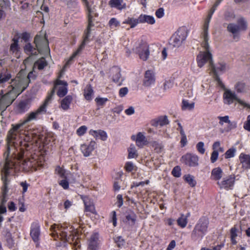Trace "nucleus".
Masks as SVG:
<instances>
[{
    "mask_svg": "<svg viewBox=\"0 0 250 250\" xmlns=\"http://www.w3.org/2000/svg\"><path fill=\"white\" fill-rule=\"evenodd\" d=\"M109 25L111 28L114 29L120 25V22L115 18H112L109 21Z\"/></svg>",
    "mask_w": 250,
    "mask_h": 250,
    "instance_id": "09e8293b",
    "label": "nucleus"
},
{
    "mask_svg": "<svg viewBox=\"0 0 250 250\" xmlns=\"http://www.w3.org/2000/svg\"><path fill=\"white\" fill-rule=\"evenodd\" d=\"M83 199L85 205V210L96 214V212L93 202L87 197H84Z\"/></svg>",
    "mask_w": 250,
    "mask_h": 250,
    "instance_id": "cd10ccee",
    "label": "nucleus"
},
{
    "mask_svg": "<svg viewBox=\"0 0 250 250\" xmlns=\"http://www.w3.org/2000/svg\"><path fill=\"white\" fill-rule=\"evenodd\" d=\"M139 21L140 23H147L149 24H154L155 20L153 16L146 14H141L139 16Z\"/></svg>",
    "mask_w": 250,
    "mask_h": 250,
    "instance_id": "bb28decb",
    "label": "nucleus"
},
{
    "mask_svg": "<svg viewBox=\"0 0 250 250\" xmlns=\"http://www.w3.org/2000/svg\"><path fill=\"white\" fill-rule=\"evenodd\" d=\"M223 171L220 167H217L213 168L211 172L210 179L212 180L217 181L221 179L223 176Z\"/></svg>",
    "mask_w": 250,
    "mask_h": 250,
    "instance_id": "c756f323",
    "label": "nucleus"
},
{
    "mask_svg": "<svg viewBox=\"0 0 250 250\" xmlns=\"http://www.w3.org/2000/svg\"><path fill=\"white\" fill-rule=\"evenodd\" d=\"M224 102L225 104H230L234 101H236L239 104L245 107H250V104L245 102L241 100L237 97L235 92L230 90L227 89L225 91L224 95Z\"/></svg>",
    "mask_w": 250,
    "mask_h": 250,
    "instance_id": "9d476101",
    "label": "nucleus"
},
{
    "mask_svg": "<svg viewBox=\"0 0 250 250\" xmlns=\"http://www.w3.org/2000/svg\"><path fill=\"white\" fill-rule=\"evenodd\" d=\"M131 139L136 142V145L140 147H142L147 144L145 136L141 132L138 133L136 135H132Z\"/></svg>",
    "mask_w": 250,
    "mask_h": 250,
    "instance_id": "aec40b11",
    "label": "nucleus"
},
{
    "mask_svg": "<svg viewBox=\"0 0 250 250\" xmlns=\"http://www.w3.org/2000/svg\"><path fill=\"white\" fill-rule=\"evenodd\" d=\"M19 49L18 40L14 38L13 39V42L11 44L10 51L13 53H17Z\"/></svg>",
    "mask_w": 250,
    "mask_h": 250,
    "instance_id": "a18cd8bd",
    "label": "nucleus"
},
{
    "mask_svg": "<svg viewBox=\"0 0 250 250\" xmlns=\"http://www.w3.org/2000/svg\"><path fill=\"white\" fill-rule=\"evenodd\" d=\"M34 43L36 45V48L34 47L30 43H28L25 45L24 50L27 54L36 55L38 53L41 54L49 53L48 42L44 35H36L34 39Z\"/></svg>",
    "mask_w": 250,
    "mask_h": 250,
    "instance_id": "423d86ee",
    "label": "nucleus"
},
{
    "mask_svg": "<svg viewBox=\"0 0 250 250\" xmlns=\"http://www.w3.org/2000/svg\"><path fill=\"white\" fill-rule=\"evenodd\" d=\"M11 77V73L7 70L0 72V87H3L4 83L8 82Z\"/></svg>",
    "mask_w": 250,
    "mask_h": 250,
    "instance_id": "c85d7f7f",
    "label": "nucleus"
},
{
    "mask_svg": "<svg viewBox=\"0 0 250 250\" xmlns=\"http://www.w3.org/2000/svg\"><path fill=\"white\" fill-rule=\"evenodd\" d=\"M234 18V15L232 12L226 11L224 14V18L226 21H232Z\"/></svg>",
    "mask_w": 250,
    "mask_h": 250,
    "instance_id": "603ef678",
    "label": "nucleus"
},
{
    "mask_svg": "<svg viewBox=\"0 0 250 250\" xmlns=\"http://www.w3.org/2000/svg\"><path fill=\"white\" fill-rule=\"evenodd\" d=\"M116 204L119 208H120L123 205V199L122 195L118 194L117 196Z\"/></svg>",
    "mask_w": 250,
    "mask_h": 250,
    "instance_id": "e2e57ef3",
    "label": "nucleus"
},
{
    "mask_svg": "<svg viewBox=\"0 0 250 250\" xmlns=\"http://www.w3.org/2000/svg\"><path fill=\"white\" fill-rule=\"evenodd\" d=\"M168 124L169 121L167 116L159 117L151 121V125L155 126L158 125L163 126Z\"/></svg>",
    "mask_w": 250,
    "mask_h": 250,
    "instance_id": "a878e982",
    "label": "nucleus"
},
{
    "mask_svg": "<svg viewBox=\"0 0 250 250\" xmlns=\"http://www.w3.org/2000/svg\"><path fill=\"white\" fill-rule=\"evenodd\" d=\"M47 62L44 58H42L36 62L34 64L33 69L38 68L39 70L43 69L44 67L47 66Z\"/></svg>",
    "mask_w": 250,
    "mask_h": 250,
    "instance_id": "f704fd0d",
    "label": "nucleus"
},
{
    "mask_svg": "<svg viewBox=\"0 0 250 250\" xmlns=\"http://www.w3.org/2000/svg\"><path fill=\"white\" fill-rule=\"evenodd\" d=\"M93 95V90L90 84L87 85L84 89L83 95L85 99L87 101L92 100Z\"/></svg>",
    "mask_w": 250,
    "mask_h": 250,
    "instance_id": "72a5a7b5",
    "label": "nucleus"
},
{
    "mask_svg": "<svg viewBox=\"0 0 250 250\" xmlns=\"http://www.w3.org/2000/svg\"><path fill=\"white\" fill-rule=\"evenodd\" d=\"M244 128L248 130L249 131H250V115H248L247 118V121L244 123Z\"/></svg>",
    "mask_w": 250,
    "mask_h": 250,
    "instance_id": "bf43d9fd",
    "label": "nucleus"
},
{
    "mask_svg": "<svg viewBox=\"0 0 250 250\" xmlns=\"http://www.w3.org/2000/svg\"><path fill=\"white\" fill-rule=\"evenodd\" d=\"M196 149L199 153L201 154L205 152V144L203 142H199L196 145Z\"/></svg>",
    "mask_w": 250,
    "mask_h": 250,
    "instance_id": "de8ad7c7",
    "label": "nucleus"
},
{
    "mask_svg": "<svg viewBox=\"0 0 250 250\" xmlns=\"http://www.w3.org/2000/svg\"><path fill=\"white\" fill-rule=\"evenodd\" d=\"M95 101L98 106L103 107L105 105L108 100L107 98L97 97Z\"/></svg>",
    "mask_w": 250,
    "mask_h": 250,
    "instance_id": "49530a36",
    "label": "nucleus"
},
{
    "mask_svg": "<svg viewBox=\"0 0 250 250\" xmlns=\"http://www.w3.org/2000/svg\"><path fill=\"white\" fill-rule=\"evenodd\" d=\"M72 101L71 96L68 95L63 99L61 103V107L63 110H67L70 108V105Z\"/></svg>",
    "mask_w": 250,
    "mask_h": 250,
    "instance_id": "7c9ffc66",
    "label": "nucleus"
},
{
    "mask_svg": "<svg viewBox=\"0 0 250 250\" xmlns=\"http://www.w3.org/2000/svg\"><path fill=\"white\" fill-rule=\"evenodd\" d=\"M110 73L112 75V79L117 85H121L124 81V78L120 74V69L117 67H114L111 69Z\"/></svg>",
    "mask_w": 250,
    "mask_h": 250,
    "instance_id": "6ab92c4d",
    "label": "nucleus"
},
{
    "mask_svg": "<svg viewBox=\"0 0 250 250\" xmlns=\"http://www.w3.org/2000/svg\"><path fill=\"white\" fill-rule=\"evenodd\" d=\"M194 107V103L189 102L187 100H183L182 101V109L183 110H192Z\"/></svg>",
    "mask_w": 250,
    "mask_h": 250,
    "instance_id": "4c0bfd02",
    "label": "nucleus"
},
{
    "mask_svg": "<svg viewBox=\"0 0 250 250\" xmlns=\"http://www.w3.org/2000/svg\"><path fill=\"white\" fill-rule=\"evenodd\" d=\"M52 236L55 240L59 239L64 242H68L70 243H73L75 249L78 245V232L73 227L68 226L66 224H54L50 227Z\"/></svg>",
    "mask_w": 250,
    "mask_h": 250,
    "instance_id": "20e7f679",
    "label": "nucleus"
},
{
    "mask_svg": "<svg viewBox=\"0 0 250 250\" xmlns=\"http://www.w3.org/2000/svg\"><path fill=\"white\" fill-rule=\"evenodd\" d=\"M217 118L219 120V124L221 125H223L224 123H230V121L229 120V117L228 116H225L224 117L218 116Z\"/></svg>",
    "mask_w": 250,
    "mask_h": 250,
    "instance_id": "3c124183",
    "label": "nucleus"
},
{
    "mask_svg": "<svg viewBox=\"0 0 250 250\" xmlns=\"http://www.w3.org/2000/svg\"><path fill=\"white\" fill-rule=\"evenodd\" d=\"M96 146V143L91 141L88 144H83L81 146V151L84 157L89 156Z\"/></svg>",
    "mask_w": 250,
    "mask_h": 250,
    "instance_id": "dca6fc26",
    "label": "nucleus"
},
{
    "mask_svg": "<svg viewBox=\"0 0 250 250\" xmlns=\"http://www.w3.org/2000/svg\"><path fill=\"white\" fill-rule=\"evenodd\" d=\"M99 235L97 233L93 234L90 239L89 243V248L91 250H94L98 245Z\"/></svg>",
    "mask_w": 250,
    "mask_h": 250,
    "instance_id": "473e14b6",
    "label": "nucleus"
},
{
    "mask_svg": "<svg viewBox=\"0 0 250 250\" xmlns=\"http://www.w3.org/2000/svg\"><path fill=\"white\" fill-rule=\"evenodd\" d=\"M128 157L130 159L134 158L138 156L137 151L134 145L131 144L130 145L128 149Z\"/></svg>",
    "mask_w": 250,
    "mask_h": 250,
    "instance_id": "58836bf2",
    "label": "nucleus"
},
{
    "mask_svg": "<svg viewBox=\"0 0 250 250\" xmlns=\"http://www.w3.org/2000/svg\"><path fill=\"white\" fill-rule=\"evenodd\" d=\"M84 5L86 8V10L87 12L88 17V25L86 29V31L85 32V37L83 42L80 45L78 49L72 55V56L67 61L64 65L65 67H66L67 65H68L71 63V61L74 59V58L78 54H79V53L83 49L85 44L88 41V38L89 37L91 28L93 26V18L94 17L97 16V14L96 12L95 6L92 3L87 2V4H84Z\"/></svg>",
    "mask_w": 250,
    "mask_h": 250,
    "instance_id": "39448f33",
    "label": "nucleus"
},
{
    "mask_svg": "<svg viewBox=\"0 0 250 250\" xmlns=\"http://www.w3.org/2000/svg\"><path fill=\"white\" fill-rule=\"evenodd\" d=\"M59 184L64 189H67L69 188V183L66 179L61 180Z\"/></svg>",
    "mask_w": 250,
    "mask_h": 250,
    "instance_id": "4d7b16f0",
    "label": "nucleus"
},
{
    "mask_svg": "<svg viewBox=\"0 0 250 250\" xmlns=\"http://www.w3.org/2000/svg\"><path fill=\"white\" fill-rule=\"evenodd\" d=\"M155 15L158 18H161L164 16V9L163 8H160L156 10Z\"/></svg>",
    "mask_w": 250,
    "mask_h": 250,
    "instance_id": "680f3d73",
    "label": "nucleus"
},
{
    "mask_svg": "<svg viewBox=\"0 0 250 250\" xmlns=\"http://www.w3.org/2000/svg\"><path fill=\"white\" fill-rule=\"evenodd\" d=\"M56 173L62 178H65V170L60 167H58L55 169Z\"/></svg>",
    "mask_w": 250,
    "mask_h": 250,
    "instance_id": "5fc2aeb1",
    "label": "nucleus"
},
{
    "mask_svg": "<svg viewBox=\"0 0 250 250\" xmlns=\"http://www.w3.org/2000/svg\"><path fill=\"white\" fill-rule=\"evenodd\" d=\"M184 179L191 187H194L196 185V182L194 179V177L191 175H186L184 176Z\"/></svg>",
    "mask_w": 250,
    "mask_h": 250,
    "instance_id": "a19ab883",
    "label": "nucleus"
},
{
    "mask_svg": "<svg viewBox=\"0 0 250 250\" xmlns=\"http://www.w3.org/2000/svg\"><path fill=\"white\" fill-rule=\"evenodd\" d=\"M128 92V89L127 87H125L120 89L119 94L121 97L125 96Z\"/></svg>",
    "mask_w": 250,
    "mask_h": 250,
    "instance_id": "052dcab7",
    "label": "nucleus"
},
{
    "mask_svg": "<svg viewBox=\"0 0 250 250\" xmlns=\"http://www.w3.org/2000/svg\"><path fill=\"white\" fill-rule=\"evenodd\" d=\"M188 32L186 28H180L171 37L170 43L174 47H178L186 40Z\"/></svg>",
    "mask_w": 250,
    "mask_h": 250,
    "instance_id": "6e6552de",
    "label": "nucleus"
},
{
    "mask_svg": "<svg viewBox=\"0 0 250 250\" xmlns=\"http://www.w3.org/2000/svg\"><path fill=\"white\" fill-rule=\"evenodd\" d=\"M78 2L76 0H71L67 3L68 7L70 8H75Z\"/></svg>",
    "mask_w": 250,
    "mask_h": 250,
    "instance_id": "0e129e2a",
    "label": "nucleus"
},
{
    "mask_svg": "<svg viewBox=\"0 0 250 250\" xmlns=\"http://www.w3.org/2000/svg\"><path fill=\"white\" fill-rule=\"evenodd\" d=\"M211 18H209L207 16L206 18L205 23L204 25V32H203V46L207 48L208 47V41L209 39L208 35V29L209 27V24Z\"/></svg>",
    "mask_w": 250,
    "mask_h": 250,
    "instance_id": "4be33fe9",
    "label": "nucleus"
},
{
    "mask_svg": "<svg viewBox=\"0 0 250 250\" xmlns=\"http://www.w3.org/2000/svg\"><path fill=\"white\" fill-rule=\"evenodd\" d=\"M181 161L184 164L190 167H196L199 165V157L195 154L187 153L182 157Z\"/></svg>",
    "mask_w": 250,
    "mask_h": 250,
    "instance_id": "ddd939ff",
    "label": "nucleus"
},
{
    "mask_svg": "<svg viewBox=\"0 0 250 250\" xmlns=\"http://www.w3.org/2000/svg\"><path fill=\"white\" fill-rule=\"evenodd\" d=\"M90 135L93 136L96 139H100L102 141H105L107 138L106 132L102 130H95L91 129L89 131Z\"/></svg>",
    "mask_w": 250,
    "mask_h": 250,
    "instance_id": "5701e85b",
    "label": "nucleus"
},
{
    "mask_svg": "<svg viewBox=\"0 0 250 250\" xmlns=\"http://www.w3.org/2000/svg\"><path fill=\"white\" fill-rule=\"evenodd\" d=\"M135 52L138 54L141 59L146 61L149 55L148 44L145 42H141L135 49Z\"/></svg>",
    "mask_w": 250,
    "mask_h": 250,
    "instance_id": "f8f14e48",
    "label": "nucleus"
},
{
    "mask_svg": "<svg viewBox=\"0 0 250 250\" xmlns=\"http://www.w3.org/2000/svg\"><path fill=\"white\" fill-rule=\"evenodd\" d=\"M236 152L235 147H232L229 148L225 153V157L226 159H229L234 157Z\"/></svg>",
    "mask_w": 250,
    "mask_h": 250,
    "instance_id": "c03bdc74",
    "label": "nucleus"
},
{
    "mask_svg": "<svg viewBox=\"0 0 250 250\" xmlns=\"http://www.w3.org/2000/svg\"><path fill=\"white\" fill-rule=\"evenodd\" d=\"M239 160L242 167L244 169H250V155L241 153L239 156Z\"/></svg>",
    "mask_w": 250,
    "mask_h": 250,
    "instance_id": "412c9836",
    "label": "nucleus"
},
{
    "mask_svg": "<svg viewBox=\"0 0 250 250\" xmlns=\"http://www.w3.org/2000/svg\"><path fill=\"white\" fill-rule=\"evenodd\" d=\"M235 177L233 175H229L224 178L221 182H217V184L221 188L226 190L231 189L234 186Z\"/></svg>",
    "mask_w": 250,
    "mask_h": 250,
    "instance_id": "4468645a",
    "label": "nucleus"
},
{
    "mask_svg": "<svg viewBox=\"0 0 250 250\" xmlns=\"http://www.w3.org/2000/svg\"><path fill=\"white\" fill-rule=\"evenodd\" d=\"M235 89L238 93H244L247 90L246 84L242 82L237 83L235 85Z\"/></svg>",
    "mask_w": 250,
    "mask_h": 250,
    "instance_id": "37998d69",
    "label": "nucleus"
},
{
    "mask_svg": "<svg viewBox=\"0 0 250 250\" xmlns=\"http://www.w3.org/2000/svg\"><path fill=\"white\" fill-rule=\"evenodd\" d=\"M55 90H57V94L58 96L60 97L64 96L68 91L67 83L64 81L57 79L55 82L53 90L48 95L52 94V97L54 94Z\"/></svg>",
    "mask_w": 250,
    "mask_h": 250,
    "instance_id": "9b49d317",
    "label": "nucleus"
},
{
    "mask_svg": "<svg viewBox=\"0 0 250 250\" xmlns=\"http://www.w3.org/2000/svg\"><path fill=\"white\" fill-rule=\"evenodd\" d=\"M155 82L154 73L150 70L146 72L144 80V84L145 86H149L153 84Z\"/></svg>",
    "mask_w": 250,
    "mask_h": 250,
    "instance_id": "393cba45",
    "label": "nucleus"
},
{
    "mask_svg": "<svg viewBox=\"0 0 250 250\" xmlns=\"http://www.w3.org/2000/svg\"><path fill=\"white\" fill-rule=\"evenodd\" d=\"M179 226L182 228L186 227L188 223V216L181 214V216L177 220Z\"/></svg>",
    "mask_w": 250,
    "mask_h": 250,
    "instance_id": "e433bc0d",
    "label": "nucleus"
},
{
    "mask_svg": "<svg viewBox=\"0 0 250 250\" xmlns=\"http://www.w3.org/2000/svg\"><path fill=\"white\" fill-rule=\"evenodd\" d=\"M202 45L205 50L200 51L197 56L198 66L201 68L202 67L205 63H209L211 66L212 64V59L211 54L209 51V46L208 45V47L206 48L203 46V42L202 43Z\"/></svg>",
    "mask_w": 250,
    "mask_h": 250,
    "instance_id": "1a4fd4ad",
    "label": "nucleus"
},
{
    "mask_svg": "<svg viewBox=\"0 0 250 250\" xmlns=\"http://www.w3.org/2000/svg\"><path fill=\"white\" fill-rule=\"evenodd\" d=\"M242 231L241 225H235L231 228L230 230V238L232 245H236L237 244L236 237L241 235Z\"/></svg>",
    "mask_w": 250,
    "mask_h": 250,
    "instance_id": "a211bd4d",
    "label": "nucleus"
},
{
    "mask_svg": "<svg viewBox=\"0 0 250 250\" xmlns=\"http://www.w3.org/2000/svg\"><path fill=\"white\" fill-rule=\"evenodd\" d=\"M218 150L212 151L210 157V161L211 163H214L217 161L218 158Z\"/></svg>",
    "mask_w": 250,
    "mask_h": 250,
    "instance_id": "6e6d98bb",
    "label": "nucleus"
},
{
    "mask_svg": "<svg viewBox=\"0 0 250 250\" xmlns=\"http://www.w3.org/2000/svg\"><path fill=\"white\" fill-rule=\"evenodd\" d=\"M125 113L127 115H131L135 112L134 108L132 106L129 107L128 108L125 110Z\"/></svg>",
    "mask_w": 250,
    "mask_h": 250,
    "instance_id": "774afa93",
    "label": "nucleus"
},
{
    "mask_svg": "<svg viewBox=\"0 0 250 250\" xmlns=\"http://www.w3.org/2000/svg\"><path fill=\"white\" fill-rule=\"evenodd\" d=\"M227 30L232 34V37L235 42H238L240 39L239 28L236 24L231 23L228 25Z\"/></svg>",
    "mask_w": 250,
    "mask_h": 250,
    "instance_id": "f3484780",
    "label": "nucleus"
},
{
    "mask_svg": "<svg viewBox=\"0 0 250 250\" xmlns=\"http://www.w3.org/2000/svg\"><path fill=\"white\" fill-rule=\"evenodd\" d=\"M211 68L214 74L217 75L219 73L225 72L227 70L228 67L224 62H219L216 66H214L212 63Z\"/></svg>",
    "mask_w": 250,
    "mask_h": 250,
    "instance_id": "b1692460",
    "label": "nucleus"
},
{
    "mask_svg": "<svg viewBox=\"0 0 250 250\" xmlns=\"http://www.w3.org/2000/svg\"><path fill=\"white\" fill-rule=\"evenodd\" d=\"M208 224V221L207 219H200L191 232L192 239L194 241L201 240L207 232Z\"/></svg>",
    "mask_w": 250,
    "mask_h": 250,
    "instance_id": "0eeeda50",
    "label": "nucleus"
},
{
    "mask_svg": "<svg viewBox=\"0 0 250 250\" xmlns=\"http://www.w3.org/2000/svg\"><path fill=\"white\" fill-rule=\"evenodd\" d=\"M25 71L21 70L9 83L5 89L0 91V110L4 111L27 87L29 79Z\"/></svg>",
    "mask_w": 250,
    "mask_h": 250,
    "instance_id": "7ed1b4c3",
    "label": "nucleus"
},
{
    "mask_svg": "<svg viewBox=\"0 0 250 250\" xmlns=\"http://www.w3.org/2000/svg\"><path fill=\"white\" fill-rule=\"evenodd\" d=\"M52 94L48 95L44 103L36 110L29 113L26 117L21 122L15 125H12V128L9 130L8 139L17 140L21 146V149H27L34 144L38 143L39 136L38 131L35 129H28L26 125L32 121L37 119L39 115L46 112V108L50 103Z\"/></svg>",
    "mask_w": 250,
    "mask_h": 250,
    "instance_id": "f03ea898",
    "label": "nucleus"
},
{
    "mask_svg": "<svg viewBox=\"0 0 250 250\" xmlns=\"http://www.w3.org/2000/svg\"><path fill=\"white\" fill-rule=\"evenodd\" d=\"M172 175L175 177H179L181 176V168L179 167H175L172 171Z\"/></svg>",
    "mask_w": 250,
    "mask_h": 250,
    "instance_id": "864d4df0",
    "label": "nucleus"
},
{
    "mask_svg": "<svg viewBox=\"0 0 250 250\" xmlns=\"http://www.w3.org/2000/svg\"><path fill=\"white\" fill-rule=\"evenodd\" d=\"M109 4L112 7L122 10L126 7V4L124 2L123 0H110Z\"/></svg>",
    "mask_w": 250,
    "mask_h": 250,
    "instance_id": "2f4dec72",
    "label": "nucleus"
},
{
    "mask_svg": "<svg viewBox=\"0 0 250 250\" xmlns=\"http://www.w3.org/2000/svg\"><path fill=\"white\" fill-rule=\"evenodd\" d=\"M181 143L183 146H184L187 143V136L185 133L181 134Z\"/></svg>",
    "mask_w": 250,
    "mask_h": 250,
    "instance_id": "69168bd1",
    "label": "nucleus"
},
{
    "mask_svg": "<svg viewBox=\"0 0 250 250\" xmlns=\"http://www.w3.org/2000/svg\"><path fill=\"white\" fill-rule=\"evenodd\" d=\"M20 185L22 188V193H24L27 191L29 185L26 183V181L22 182L20 183Z\"/></svg>",
    "mask_w": 250,
    "mask_h": 250,
    "instance_id": "338daca9",
    "label": "nucleus"
},
{
    "mask_svg": "<svg viewBox=\"0 0 250 250\" xmlns=\"http://www.w3.org/2000/svg\"><path fill=\"white\" fill-rule=\"evenodd\" d=\"M18 107L21 112H25L30 107V101L29 100L21 101L19 103Z\"/></svg>",
    "mask_w": 250,
    "mask_h": 250,
    "instance_id": "c9c22d12",
    "label": "nucleus"
},
{
    "mask_svg": "<svg viewBox=\"0 0 250 250\" xmlns=\"http://www.w3.org/2000/svg\"><path fill=\"white\" fill-rule=\"evenodd\" d=\"M125 168L126 170L128 172H131L135 168V166L132 162H127L125 164Z\"/></svg>",
    "mask_w": 250,
    "mask_h": 250,
    "instance_id": "13d9d810",
    "label": "nucleus"
},
{
    "mask_svg": "<svg viewBox=\"0 0 250 250\" xmlns=\"http://www.w3.org/2000/svg\"><path fill=\"white\" fill-rule=\"evenodd\" d=\"M40 234L39 224L36 222L33 223L31 226L30 234L34 242L36 244V247H38L39 245Z\"/></svg>",
    "mask_w": 250,
    "mask_h": 250,
    "instance_id": "2eb2a0df",
    "label": "nucleus"
},
{
    "mask_svg": "<svg viewBox=\"0 0 250 250\" xmlns=\"http://www.w3.org/2000/svg\"><path fill=\"white\" fill-rule=\"evenodd\" d=\"M17 140L8 139L6 151L4 153L5 159L3 168L1 170V179L4 182L6 177L21 170L25 171L35 170L37 166L42 165V157L34 154L30 158L24 157L22 154L17 153L18 151L15 146Z\"/></svg>",
    "mask_w": 250,
    "mask_h": 250,
    "instance_id": "f257e3e1",
    "label": "nucleus"
},
{
    "mask_svg": "<svg viewBox=\"0 0 250 250\" xmlns=\"http://www.w3.org/2000/svg\"><path fill=\"white\" fill-rule=\"evenodd\" d=\"M123 23L129 24L131 28H134L140 23V21H139V18L138 19L128 18L125 20Z\"/></svg>",
    "mask_w": 250,
    "mask_h": 250,
    "instance_id": "ea45409f",
    "label": "nucleus"
},
{
    "mask_svg": "<svg viewBox=\"0 0 250 250\" xmlns=\"http://www.w3.org/2000/svg\"><path fill=\"white\" fill-rule=\"evenodd\" d=\"M237 25H238L240 31H245L247 29L248 25L246 21L243 18L237 20Z\"/></svg>",
    "mask_w": 250,
    "mask_h": 250,
    "instance_id": "79ce46f5",
    "label": "nucleus"
},
{
    "mask_svg": "<svg viewBox=\"0 0 250 250\" xmlns=\"http://www.w3.org/2000/svg\"><path fill=\"white\" fill-rule=\"evenodd\" d=\"M87 129V128L85 125H82L77 129L76 133L79 136H83L86 132Z\"/></svg>",
    "mask_w": 250,
    "mask_h": 250,
    "instance_id": "8fccbe9b",
    "label": "nucleus"
}]
</instances>
